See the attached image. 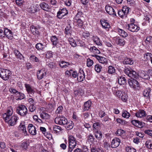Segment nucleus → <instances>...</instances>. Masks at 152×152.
Wrapping results in <instances>:
<instances>
[{"mask_svg":"<svg viewBox=\"0 0 152 152\" xmlns=\"http://www.w3.org/2000/svg\"><path fill=\"white\" fill-rule=\"evenodd\" d=\"M30 60L35 62H38L39 61V60L38 58L35 56L33 55H31L30 57Z\"/></svg>","mask_w":152,"mask_h":152,"instance_id":"51","label":"nucleus"},{"mask_svg":"<svg viewBox=\"0 0 152 152\" xmlns=\"http://www.w3.org/2000/svg\"><path fill=\"white\" fill-rule=\"evenodd\" d=\"M121 97L122 100L124 102L126 101L128 98L127 95L124 92H123Z\"/></svg>","mask_w":152,"mask_h":152,"instance_id":"54","label":"nucleus"},{"mask_svg":"<svg viewBox=\"0 0 152 152\" xmlns=\"http://www.w3.org/2000/svg\"><path fill=\"white\" fill-rule=\"evenodd\" d=\"M46 75V71L43 69L39 70L37 73V76H45Z\"/></svg>","mask_w":152,"mask_h":152,"instance_id":"44","label":"nucleus"},{"mask_svg":"<svg viewBox=\"0 0 152 152\" xmlns=\"http://www.w3.org/2000/svg\"><path fill=\"white\" fill-rule=\"evenodd\" d=\"M69 44L73 47H75L77 45L76 42L75 40L72 38H69L68 39Z\"/></svg>","mask_w":152,"mask_h":152,"instance_id":"41","label":"nucleus"},{"mask_svg":"<svg viewBox=\"0 0 152 152\" xmlns=\"http://www.w3.org/2000/svg\"><path fill=\"white\" fill-rule=\"evenodd\" d=\"M67 121L66 118L64 116L56 117L54 120V121L56 124L61 125H65L67 123Z\"/></svg>","mask_w":152,"mask_h":152,"instance_id":"6","label":"nucleus"},{"mask_svg":"<svg viewBox=\"0 0 152 152\" xmlns=\"http://www.w3.org/2000/svg\"><path fill=\"white\" fill-rule=\"evenodd\" d=\"M81 148L82 151L83 152H88V149L86 146H82Z\"/></svg>","mask_w":152,"mask_h":152,"instance_id":"64","label":"nucleus"},{"mask_svg":"<svg viewBox=\"0 0 152 152\" xmlns=\"http://www.w3.org/2000/svg\"><path fill=\"white\" fill-rule=\"evenodd\" d=\"M40 130L42 132V133L44 134L45 136H46V137L48 138H49L48 137V136H47L48 134H47V133L45 132L46 131V129L45 128L43 127H40Z\"/></svg>","mask_w":152,"mask_h":152,"instance_id":"57","label":"nucleus"},{"mask_svg":"<svg viewBox=\"0 0 152 152\" xmlns=\"http://www.w3.org/2000/svg\"><path fill=\"white\" fill-rule=\"evenodd\" d=\"M63 107L61 106H60L58 107L56 110V112L57 114H60L61 113L62 111Z\"/></svg>","mask_w":152,"mask_h":152,"instance_id":"63","label":"nucleus"},{"mask_svg":"<svg viewBox=\"0 0 152 152\" xmlns=\"http://www.w3.org/2000/svg\"><path fill=\"white\" fill-rule=\"evenodd\" d=\"M28 130L29 133L31 134L35 135L37 134V130L35 127L31 124L28 125Z\"/></svg>","mask_w":152,"mask_h":152,"instance_id":"13","label":"nucleus"},{"mask_svg":"<svg viewBox=\"0 0 152 152\" xmlns=\"http://www.w3.org/2000/svg\"><path fill=\"white\" fill-rule=\"evenodd\" d=\"M25 86L27 92L29 94L30 96L31 97L33 96L35 92L34 89L32 88L29 84H25Z\"/></svg>","mask_w":152,"mask_h":152,"instance_id":"9","label":"nucleus"},{"mask_svg":"<svg viewBox=\"0 0 152 152\" xmlns=\"http://www.w3.org/2000/svg\"><path fill=\"white\" fill-rule=\"evenodd\" d=\"M112 90L114 94L116 95V96L120 97L123 94V92L121 90H118V89L116 90L115 88H112Z\"/></svg>","mask_w":152,"mask_h":152,"instance_id":"25","label":"nucleus"},{"mask_svg":"<svg viewBox=\"0 0 152 152\" xmlns=\"http://www.w3.org/2000/svg\"><path fill=\"white\" fill-rule=\"evenodd\" d=\"M94 136L98 140H100L102 137V132L96 130L94 132Z\"/></svg>","mask_w":152,"mask_h":152,"instance_id":"26","label":"nucleus"},{"mask_svg":"<svg viewBox=\"0 0 152 152\" xmlns=\"http://www.w3.org/2000/svg\"><path fill=\"white\" fill-rule=\"evenodd\" d=\"M150 88H148L144 90L143 92V94L145 97L147 99H149L150 97Z\"/></svg>","mask_w":152,"mask_h":152,"instance_id":"20","label":"nucleus"},{"mask_svg":"<svg viewBox=\"0 0 152 152\" xmlns=\"http://www.w3.org/2000/svg\"><path fill=\"white\" fill-rule=\"evenodd\" d=\"M29 110L31 112H33L36 109V107L34 106V104L30 105L29 107Z\"/></svg>","mask_w":152,"mask_h":152,"instance_id":"62","label":"nucleus"},{"mask_svg":"<svg viewBox=\"0 0 152 152\" xmlns=\"http://www.w3.org/2000/svg\"><path fill=\"white\" fill-rule=\"evenodd\" d=\"M74 93L75 96H82L84 94V91L82 89H79L75 91Z\"/></svg>","mask_w":152,"mask_h":152,"instance_id":"46","label":"nucleus"},{"mask_svg":"<svg viewBox=\"0 0 152 152\" xmlns=\"http://www.w3.org/2000/svg\"><path fill=\"white\" fill-rule=\"evenodd\" d=\"M4 35L8 39H11L12 36V33L11 30L5 28L4 29Z\"/></svg>","mask_w":152,"mask_h":152,"instance_id":"19","label":"nucleus"},{"mask_svg":"<svg viewBox=\"0 0 152 152\" xmlns=\"http://www.w3.org/2000/svg\"><path fill=\"white\" fill-rule=\"evenodd\" d=\"M125 131L123 130L119 129L117 130L115 133V134L118 136H121L125 133Z\"/></svg>","mask_w":152,"mask_h":152,"instance_id":"52","label":"nucleus"},{"mask_svg":"<svg viewBox=\"0 0 152 152\" xmlns=\"http://www.w3.org/2000/svg\"><path fill=\"white\" fill-rule=\"evenodd\" d=\"M105 10L110 15H112L113 17L116 16V13L114 9L109 5H107L105 7Z\"/></svg>","mask_w":152,"mask_h":152,"instance_id":"8","label":"nucleus"},{"mask_svg":"<svg viewBox=\"0 0 152 152\" xmlns=\"http://www.w3.org/2000/svg\"><path fill=\"white\" fill-rule=\"evenodd\" d=\"M126 79L124 77H120L118 78V82L120 85H124L126 83Z\"/></svg>","mask_w":152,"mask_h":152,"instance_id":"36","label":"nucleus"},{"mask_svg":"<svg viewBox=\"0 0 152 152\" xmlns=\"http://www.w3.org/2000/svg\"><path fill=\"white\" fill-rule=\"evenodd\" d=\"M39 6L42 10L47 12L49 11L50 9L48 5L45 2L40 3Z\"/></svg>","mask_w":152,"mask_h":152,"instance_id":"18","label":"nucleus"},{"mask_svg":"<svg viewBox=\"0 0 152 152\" xmlns=\"http://www.w3.org/2000/svg\"><path fill=\"white\" fill-rule=\"evenodd\" d=\"M40 117L42 119L46 120L50 118V115L48 114L42 112L40 114Z\"/></svg>","mask_w":152,"mask_h":152,"instance_id":"33","label":"nucleus"},{"mask_svg":"<svg viewBox=\"0 0 152 152\" xmlns=\"http://www.w3.org/2000/svg\"><path fill=\"white\" fill-rule=\"evenodd\" d=\"M90 51L93 53L96 54H99L100 53L99 50L95 46L91 47L89 49Z\"/></svg>","mask_w":152,"mask_h":152,"instance_id":"30","label":"nucleus"},{"mask_svg":"<svg viewBox=\"0 0 152 152\" xmlns=\"http://www.w3.org/2000/svg\"><path fill=\"white\" fill-rule=\"evenodd\" d=\"M101 124L99 122H96L93 124V128L94 129L97 130L101 126Z\"/></svg>","mask_w":152,"mask_h":152,"instance_id":"49","label":"nucleus"},{"mask_svg":"<svg viewBox=\"0 0 152 152\" xmlns=\"http://www.w3.org/2000/svg\"><path fill=\"white\" fill-rule=\"evenodd\" d=\"M65 74L66 75L69 76H77V72L73 71L72 69L69 70H67L65 72Z\"/></svg>","mask_w":152,"mask_h":152,"instance_id":"23","label":"nucleus"},{"mask_svg":"<svg viewBox=\"0 0 152 152\" xmlns=\"http://www.w3.org/2000/svg\"><path fill=\"white\" fill-rule=\"evenodd\" d=\"M134 63L133 60L130 58H125L123 61V63L124 64H129L132 65Z\"/></svg>","mask_w":152,"mask_h":152,"instance_id":"24","label":"nucleus"},{"mask_svg":"<svg viewBox=\"0 0 152 152\" xmlns=\"http://www.w3.org/2000/svg\"><path fill=\"white\" fill-rule=\"evenodd\" d=\"M27 11L30 13H34L37 11L36 8L34 5H31L28 9Z\"/></svg>","mask_w":152,"mask_h":152,"instance_id":"39","label":"nucleus"},{"mask_svg":"<svg viewBox=\"0 0 152 152\" xmlns=\"http://www.w3.org/2000/svg\"><path fill=\"white\" fill-rule=\"evenodd\" d=\"M30 30L32 33L34 35L39 34V29L34 26H31Z\"/></svg>","mask_w":152,"mask_h":152,"instance_id":"22","label":"nucleus"},{"mask_svg":"<svg viewBox=\"0 0 152 152\" xmlns=\"http://www.w3.org/2000/svg\"><path fill=\"white\" fill-rule=\"evenodd\" d=\"M65 127L68 130L72 129L73 127V125L71 123H70L67 121V123L65 125Z\"/></svg>","mask_w":152,"mask_h":152,"instance_id":"55","label":"nucleus"},{"mask_svg":"<svg viewBox=\"0 0 152 152\" xmlns=\"http://www.w3.org/2000/svg\"><path fill=\"white\" fill-rule=\"evenodd\" d=\"M144 57L145 61L149 60L152 57V54L149 53H147L144 54Z\"/></svg>","mask_w":152,"mask_h":152,"instance_id":"40","label":"nucleus"},{"mask_svg":"<svg viewBox=\"0 0 152 152\" xmlns=\"http://www.w3.org/2000/svg\"><path fill=\"white\" fill-rule=\"evenodd\" d=\"M29 143L27 141H25L22 142L21 144V147L23 150H27L29 145Z\"/></svg>","mask_w":152,"mask_h":152,"instance_id":"43","label":"nucleus"},{"mask_svg":"<svg viewBox=\"0 0 152 152\" xmlns=\"http://www.w3.org/2000/svg\"><path fill=\"white\" fill-rule=\"evenodd\" d=\"M13 52L17 58L20 60L23 59L24 58V56L18 50L15 49L14 50Z\"/></svg>","mask_w":152,"mask_h":152,"instance_id":"21","label":"nucleus"},{"mask_svg":"<svg viewBox=\"0 0 152 152\" xmlns=\"http://www.w3.org/2000/svg\"><path fill=\"white\" fill-rule=\"evenodd\" d=\"M124 72L128 76H130L129 75H132V76H137L136 72L132 69L127 68L125 69Z\"/></svg>","mask_w":152,"mask_h":152,"instance_id":"15","label":"nucleus"},{"mask_svg":"<svg viewBox=\"0 0 152 152\" xmlns=\"http://www.w3.org/2000/svg\"><path fill=\"white\" fill-rule=\"evenodd\" d=\"M126 152H136V150L135 149L130 147H126Z\"/></svg>","mask_w":152,"mask_h":152,"instance_id":"53","label":"nucleus"},{"mask_svg":"<svg viewBox=\"0 0 152 152\" xmlns=\"http://www.w3.org/2000/svg\"><path fill=\"white\" fill-rule=\"evenodd\" d=\"M12 110L9 109L3 115V118L5 122L11 126L15 125L17 123L18 119V118L15 115L12 116Z\"/></svg>","mask_w":152,"mask_h":152,"instance_id":"1","label":"nucleus"},{"mask_svg":"<svg viewBox=\"0 0 152 152\" xmlns=\"http://www.w3.org/2000/svg\"><path fill=\"white\" fill-rule=\"evenodd\" d=\"M53 130L54 132L58 133L61 130V128L58 126H54L53 127Z\"/></svg>","mask_w":152,"mask_h":152,"instance_id":"47","label":"nucleus"},{"mask_svg":"<svg viewBox=\"0 0 152 152\" xmlns=\"http://www.w3.org/2000/svg\"><path fill=\"white\" fill-rule=\"evenodd\" d=\"M118 31L119 35L123 37H126L128 36L127 32L122 29H118Z\"/></svg>","mask_w":152,"mask_h":152,"instance_id":"32","label":"nucleus"},{"mask_svg":"<svg viewBox=\"0 0 152 152\" xmlns=\"http://www.w3.org/2000/svg\"><path fill=\"white\" fill-rule=\"evenodd\" d=\"M77 20L76 26L79 28H82L83 25V22L80 19L77 18L75 19Z\"/></svg>","mask_w":152,"mask_h":152,"instance_id":"37","label":"nucleus"},{"mask_svg":"<svg viewBox=\"0 0 152 152\" xmlns=\"http://www.w3.org/2000/svg\"><path fill=\"white\" fill-rule=\"evenodd\" d=\"M115 41L117 44L121 46H124L125 43L124 39L123 38H120L119 37H116Z\"/></svg>","mask_w":152,"mask_h":152,"instance_id":"17","label":"nucleus"},{"mask_svg":"<svg viewBox=\"0 0 152 152\" xmlns=\"http://www.w3.org/2000/svg\"><path fill=\"white\" fill-rule=\"evenodd\" d=\"M128 81L129 84L131 88L135 90H139L140 85L136 80L131 78L128 80Z\"/></svg>","mask_w":152,"mask_h":152,"instance_id":"4","label":"nucleus"},{"mask_svg":"<svg viewBox=\"0 0 152 152\" xmlns=\"http://www.w3.org/2000/svg\"><path fill=\"white\" fill-rule=\"evenodd\" d=\"M130 10V8L126 6L124 7L121 10L118 11L119 16L122 18H126Z\"/></svg>","mask_w":152,"mask_h":152,"instance_id":"3","label":"nucleus"},{"mask_svg":"<svg viewBox=\"0 0 152 152\" xmlns=\"http://www.w3.org/2000/svg\"><path fill=\"white\" fill-rule=\"evenodd\" d=\"M19 127L21 130H22L23 132H26L25 126L24 125H23L21 124L19 125Z\"/></svg>","mask_w":152,"mask_h":152,"instance_id":"61","label":"nucleus"},{"mask_svg":"<svg viewBox=\"0 0 152 152\" xmlns=\"http://www.w3.org/2000/svg\"><path fill=\"white\" fill-rule=\"evenodd\" d=\"M93 64V60L88 58L87 60V65L88 67H90L92 66Z\"/></svg>","mask_w":152,"mask_h":152,"instance_id":"56","label":"nucleus"},{"mask_svg":"<svg viewBox=\"0 0 152 152\" xmlns=\"http://www.w3.org/2000/svg\"><path fill=\"white\" fill-rule=\"evenodd\" d=\"M59 65L62 68H66L67 69L70 68L72 66V64L68 62H66L64 61H62L59 62Z\"/></svg>","mask_w":152,"mask_h":152,"instance_id":"11","label":"nucleus"},{"mask_svg":"<svg viewBox=\"0 0 152 152\" xmlns=\"http://www.w3.org/2000/svg\"><path fill=\"white\" fill-rule=\"evenodd\" d=\"M146 115L145 111L143 110H139L138 112L136 113L135 115L137 118H142Z\"/></svg>","mask_w":152,"mask_h":152,"instance_id":"16","label":"nucleus"},{"mask_svg":"<svg viewBox=\"0 0 152 152\" xmlns=\"http://www.w3.org/2000/svg\"><path fill=\"white\" fill-rule=\"evenodd\" d=\"M122 116L124 118H128L130 116V115L129 112L127 111L123 110L122 111Z\"/></svg>","mask_w":152,"mask_h":152,"instance_id":"38","label":"nucleus"},{"mask_svg":"<svg viewBox=\"0 0 152 152\" xmlns=\"http://www.w3.org/2000/svg\"><path fill=\"white\" fill-rule=\"evenodd\" d=\"M145 42L147 44H152V37L150 36L147 37L145 40Z\"/></svg>","mask_w":152,"mask_h":152,"instance_id":"50","label":"nucleus"},{"mask_svg":"<svg viewBox=\"0 0 152 152\" xmlns=\"http://www.w3.org/2000/svg\"><path fill=\"white\" fill-rule=\"evenodd\" d=\"M46 58H49L53 57L52 52L51 51H48L45 55Z\"/></svg>","mask_w":152,"mask_h":152,"instance_id":"58","label":"nucleus"},{"mask_svg":"<svg viewBox=\"0 0 152 152\" xmlns=\"http://www.w3.org/2000/svg\"><path fill=\"white\" fill-rule=\"evenodd\" d=\"M100 22L103 28L105 29L110 28V25L107 20H103L102 21H100Z\"/></svg>","mask_w":152,"mask_h":152,"instance_id":"28","label":"nucleus"},{"mask_svg":"<svg viewBox=\"0 0 152 152\" xmlns=\"http://www.w3.org/2000/svg\"><path fill=\"white\" fill-rule=\"evenodd\" d=\"M68 142L69 145L75 147L77 142L75 137L72 136H69L68 137Z\"/></svg>","mask_w":152,"mask_h":152,"instance_id":"14","label":"nucleus"},{"mask_svg":"<svg viewBox=\"0 0 152 152\" xmlns=\"http://www.w3.org/2000/svg\"><path fill=\"white\" fill-rule=\"evenodd\" d=\"M91 152H104L102 149H99L97 150L94 148H92L91 149Z\"/></svg>","mask_w":152,"mask_h":152,"instance_id":"60","label":"nucleus"},{"mask_svg":"<svg viewBox=\"0 0 152 152\" xmlns=\"http://www.w3.org/2000/svg\"><path fill=\"white\" fill-rule=\"evenodd\" d=\"M121 142L120 140L117 138H115L112 141L111 145V147L112 148H115L118 147Z\"/></svg>","mask_w":152,"mask_h":152,"instance_id":"12","label":"nucleus"},{"mask_svg":"<svg viewBox=\"0 0 152 152\" xmlns=\"http://www.w3.org/2000/svg\"><path fill=\"white\" fill-rule=\"evenodd\" d=\"M16 95L17 96V98L16 99L17 100H22L24 99L25 97V95L23 94L18 91Z\"/></svg>","mask_w":152,"mask_h":152,"instance_id":"35","label":"nucleus"},{"mask_svg":"<svg viewBox=\"0 0 152 152\" xmlns=\"http://www.w3.org/2000/svg\"><path fill=\"white\" fill-rule=\"evenodd\" d=\"M126 28L129 31L132 32H137L140 28L138 25L134 23L128 24L126 26Z\"/></svg>","mask_w":152,"mask_h":152,"instance_id":"5","label":"nucleus"},{"mask_svg":"<svg viewBox=\"0 0 152 152\" xmlns=\"http://www.w3.org/2000/svg\"><path fill=\"white\" fill-rule=\"evenodd\" d=\"M145 145L147 148L152 149V140H147L145 142Z\"/></svg>","mask_w":152,"mask_h":152,"instance_id":"42","label":"nucleus"},{"mask_svg":"<svg viewBox=\"0 0 152 152\" xmlns=\"http://www.w3.org/2000/svg\"><path fill=\"white\" fill-rule=\"evenodd\" d=\"M95 138L91 134H90L87 137V142L89 143H93L94 142Z\"/></svg>","mask_w":152,"mask_h":152,"instance_id":"34","label":"nucleus"},{"mask_svg":"<svg viewBox=\"0 0 152 152\" xmlns=\"http://www.w3.org/2000/svg\"><path fill=\"white\" fill-rule=\"evenodd\" d=\"M50 40L53 45L56 46L58 43L59 41L57 38L55 36H53L51 37Z\"/></svg>","mask_w":152,"mask_h":152,"instance_id":"29","label":"nucleus"},{"mask_svg":"<svg viewBox=\"0 0 152 152\" xmlns=\"http://www.w3.org/2000/svg\"><path fill=\"white\" fill-rule=\"evenodd\" d=\"M91 102L90 101H88L85 102L84 104V111L88 110L91 106Z\"/></svg>","mask_w":152,"mask_h":152,"instance_id":"27","label":"nucleus"},{"mask_svg":"<svg viewBox=\"0 0 152 152\" xmlns=\"http://www.w3.org/2000/svg\"><path fill=\"white\" fill-rule=\"evenodd\" d=\"M102 67L99 64H96L95 66V69L97 72H99L101 71Z\"/></svg>","mask_w":152,"mask_h":152,"instance_id":"59","label":"nucleus"},{"mask_svg":"<svg viewBox=\"0 0 152 152\" xmlns=\"http://www.w3.org/2000/svg\"><path fill=\"white\" fill-rule=\"evenodd\" d=\"M115 72V69L114 67L112 66H110L108 67V73L112 74Z\"/></svg>","mask_w":152,"mask_h":152,"instance_id":"45","label":"nucleus"},{"mask_svg":"<svg viewBox=\"0 0 152 152\" xmlns=\"http://www.w3.org/2000/svg\"><path fill=\"white\" fill-rule=\"evenodd\" d=\"M92 39L94 42L97 45L100 46L102 45L101 41L98 37L96 36H93L92 38Z\"/></svg>","mask_w":152,"mask_h":152,"instance_id":"31","label":"nucleus"},{"mask_svg":"<svg viewBox=\"0 0 152 152\" xmlns=\"http://www.w3.org/2000/svg\"><path fill=\"white\" fill-rule=\"evenodd\" d=\"M68 11L65 8L60 9L57 12V17L59 19H61L68 14Z\"/></svg>","mask_w":152,"mask_h":152,"instance_id":"7","label":"nucleus"},{"mask_svg":"<svg viewBox=\"0 0 152 152\" xmlns=\"http://www.w3.org/2000/svg\"><path fill=\"white\" fill-rule=\"evenodd\" d=\"M17 113L22 116H25L28 113V110L26 107L23 105H19L16 108Z\"/></svg>","mask_w":152,"mask_h":152,"instance_id":"2","label":"nucleus"},{"mask_svg":"<svg viewBox=\"0 0 152 152\" xmlns=\"http://www.w3.org/2000/svg\"><path fill=\"white\" fill-rule=\"evenodd\" d=\"M44 45L41 43H38L36 44L35 48L38 50H42L44 48Z\"/></svg>","mask_w":152,"mask_h":152,"instance_id":"48","label":"nucleus"},{"mask_svg":"<svg viewBox=\"0 0 152 152\" xmlns=\"http://www.w3.org/2000/svg\"><path fill=\"white\" fill-rule=\"evenodd\" d=\"M91 56L95 57L100 63L102 64H106L107 62V59L104 57L95 54L92 55Z\"/></svg>","mask_w":152,"mask_h":152,"instance_id":"10","label":"nucleus"}]
</instances>
